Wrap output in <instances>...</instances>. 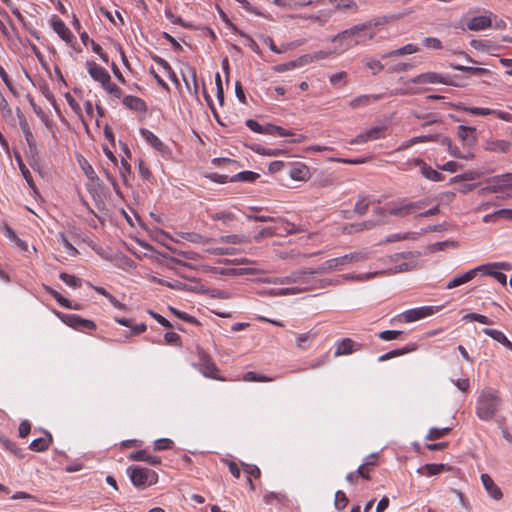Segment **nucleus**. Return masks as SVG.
<instances>
[{
    "mask_svg": "<svg viewBox=\"0 0 512 512\" xmlns=\"http://www.w3.org/2000/svg\"><path fill=\"white\" fill-rule=\"evenodd\" d=\"M399 18L400 15L398 14H389L375 17L364 23L357 24L350 27L349 29L343 30L332 38V42L348 40L352 39L353 37H367L369 40H371L375 36V32L372 31L374 27L386 25L390 22L398 20Z\"/></svg>",
    "mask_w": 512,
    "mask_h": 512,
    "instance_id": "nucleus-1",
    "label": "nucleus"
},
{
    "mask_svg": "<svg viewBox=\"0 0 512 512\" xmlns=\"http://www.w3.org/2000/svg\"><path fill=\"white\" fill-rule=\"evenodd\" d=\"M502 405L498 392L487 388L481 391L476 402V414L483 421L493 419Z\"/></svg>",
    "mask_w": 512,
    "mask_h": 512,
    "instance_id": "nucleus-2",
    "label": "nucleus"
},
{
    "mask_svg": "<svg viewBox=\"0 0 512 512\" xmlns=\"http://www.w3.org/2000/svg\"><path fill=\"white\" fill-rule=\"evenodd\" d=\"M368 259L366 252H353L345 254L343 256L329 259L322 263L318 268L311 269V274H323L325 272L338 269L341 266H345L351 263H357Z\"/></svg>",
    "mask_w": 512,
    "mask_h": 512,
    "instance_id": "nucleus-3",
    "label": "nucleus"
},
{
    "mask_svg": "<svg viewBox=\"0 0 512 512\" xmlns=\"http://www.w3.org/2000/svg\"><path fill=\"white\" fill-rule=\"evenodd\" d=\"M126 471L132 484L138 489H144L158 481V474L146 467L131 465Z\"/></svg>",
    "mask_w": 512,
    "mask_h": 512,
    "instance_id": "nucleus-4",
    "label": "nucleus"
},
{
    "mask_svg": "<svg viewBox=\"0 0 512 512\" xmlns=\"http://www.w3.org/2000/svg\"><path fill=\"white\" fill-rule=\"evenodd\" d=\"M439 309H440V307H435V306H423V307L410 309V310L404 311V312L396 315L395 317H393L391 319V323H396V322L411 323L414 321H418L420 319H423L425 317H428V316L434 314Z\"/></svg>",
    "mask_w": 512,
    "mask_h": 512,
    "instance_id": "nucleus-5",
    "label": "nucleus"
},
{
    "mask_svg": "<svg viewBox=\"0 0 512 512\" xmlns=\"http://www.w3.org/2000/svg\"><path fill=\"white\" fill-rule=\"evenodd\" d=\"M410 81L413 84L440 83V84H444L447 86H454V87L461 86L460 84H458L455 81V79L452 76L446 75V74H439L436 72H426V73L419 74V75L413 77Z\"/></svg>",
    "mask_w": 512,
    "mask_h": 512,
    "instance_id": "nucleus-6",
    "label": "nucleus"
},
{
    "mask_svg": "<svg viewBox=\"0 0 512 512\" xmlns=\"http://www.w3.org/2000/svg\"><path fill=\"white\" fill-rule=\"evenodd\" d=\"M60 320L73 329L80 331L95 330L96 324L92 320L84 319L76 314L57 313Z\"/></svg>",
    "mask_w": 512,
    "mask_h": 512,
    "instance_id": "nucleus-7",
    "label": "nucleus"
},
{
    "mask_svg": "<svg viewBox=\"0 0 512 512\" xmlns=\"http://www.w3.org/2000/svg\"><path fill=\"white\" fill-rule=\"evenodd\" d=\"M490 185L483 187L482 193H498L512 186V173L496 175L489 179Z\"/></svg>",
    "mask_w": 512,
    "mask_h": 512,
    "instance_id": "nucleus-8",
    "label": "nucleus"
},
{
    "mask_svg": "<svg viewBox=\"0 0 512 512\" xmlns=\"http://www.w3.org/2000/svg\"><path fill=\"white\" fill-rule=\"evenodd\" d=\"M199 366L200 371L205 377L223 380L216 375L218 368L215 363L211 360L210 356L203 351L199 352Z\"/></svg>",
    "mask_w": 512,
    "mask_h": 512,
    "instance_id": "nucleus-9",
    "label": "nucleus"
},
{
    "mask_svg": "<svg viewBox=\"0 0 512 512\" xmlns=\"http://www.w3.org/2000/svg\"><path fill=\"white\" fill-rule=\"evenodd\" d=\"M17 117L19 120L20 128H21V130L24 134L25 140L28 144L29 152L32 155H36L37 154V142L33 136V133H32L30 126L27 122V119L24 116V114H22L19 110L17 112Z\"/></svg>",
    "mask_w": 512,
    "mask_h": 512,
    "instance_id": "nucleus-10",
    "label": "nucleus"
},
{
    "mask_svg": "<svg viewBox=\"0 0 512 512\" xmlns=\"http://www.w3.org/2000/svg\"><path fill=\"white\" fill-rule=\"evenodd\" d=\"M458 109H462L470 114L477 115V116H487V115H496L499 119L504 121H510L512 118V115L503 112V111H497L490 108H482V107H464L461 105L457 106Z\"/></svg>",
    "mask_w": 512,
    "mask_h": 512,
    "instance_id": "nucleus-11",
    "label": "nucleus"
},
{
    "mask_svg": "<svg viewBox=\"0 0 512 512\" xmlns=\"http://www.w3.org/2000/svg\"><path fill=\"white\" fill-rule=\"evenodd\" d=\"M489 264L480 265L478 267H475L463 274L455 276L453 279H451L448 284L446 285L447 289H453L455 287H458L462 284H465L469 281H471L478 272L484 270L485 268H488Z\"/></svg>",
    "mask_w": 512,
    "mask_h": 512,
    "instance_id": "nucleus-12",
    "label": "nucleus"
},
{
    "mask_svg": "<svg viewBox=\"0 0 512 512\" xmlns=\"http://www.w3.org/2000/svg\"><path fill=\"white\" fill-rule=\"evenodd\" d=\"M86 66L88 69L89 75L97 82L101 83V85H104L105 83L110 80L111 76L108 73V71L95 63L94 61H87Z\"/></svg>",
    "mask_w": 512,
    "mask_h": 512,
    "instance_id": "nucleus-13",
    "label": "nucleus"
},
{
    "mask_svg": "<svg viewBox=\"0 0 512 512\" xmlns=\"http://www.w3.org/2000/svg\"><path fill=\"white\" fill-rule=\"evenodd\" d=\"M289 176L293 180L305 181L310 178V170L307 165L302 162H288Z\"/></svg>",
    "mask_w": 512,
    "mask_h": 512,
    "instance_id": "nucleus-14",
    "label": "nucleus"
},
{
    "mask_svg": "<svg viewBox=\"0 0 512 512\" xmlns=\"http://www.w3.org/2000/svg\"><path fill=\"white\" fill-rule=\"evenodd\" d=\"M381 224H384V222L378 220H366L361 223L347 224L343 226L342 231L345 234L359 233L364 230H371Z\"/></svg>",
    "mask_w": 512,
    "mask_h": 512,
    "instance_id": "nucleus-15",
    "label": "nucleus"
},
{
    "mask_svg": "<svg viewBox=\"0 0 512 512\" xmlns=\"http://www.w3.org/2000/svg\"><path fill=\"white\" fill-rule=\"evenodd\" d=\"M362 347V344L356 343L350 338H344L337 344L335 356L349 355L362 350Z\"/></svg>",
    "mask_w": 512,
    "mask_h": 512,
    "instance_id": "nucleus-16",
    "label": "nucleus"
},
{
    "mask_svg": "<svg viewBox=\"0 0 512 512\" xmlns=\"http://www.w3.org/2000/svg\"><path fill=\"white\" fill-rule=\"evenodd\" d=\"M481 482L491 498L494 500H501L503 493L498 485L495 484L491 476L487 473L481 474Z\"/></svg>",
    "mask_w": 512,
    "mask_h": 512,
    "instance_id": "nucleus-17",
    "label": "nucleus"
},
{
    "mask_svg": "<svg viewBox=\"0 0 512 512\" xmlns=\"http://www.w3.org/2000/svg\"><path fill=\"white\" fill-rule=\"evenodd\" d=\"M466 28L471 31H480L492 26V20L489 16H475L467 19Z\"/></svg>",
    "mask_w": 512,
    "mask_h": 512,
    "instance_id": "nucleus-18",
    "label": "nucleus"
},
{
    "mask_svg": "<svg viewBox=\"0 0 512 512\" xmlns=\"http://www.w3.org/2000/svg\"><path fill=\"white\" fill-rule=\"evenodd\" d=\"M51 25H52L53 30L66 43H71L74 40V38H75L74 35L71 33L69 28L65 25V23L61 19L57 18V16L53 17Z\"/></svg>",
    "mask_w": 512,
    "mask_h": 512,
    "instance_id": "nucleus-19",
    "label": "nucleus"
},
{
    "mask_svg": "<svg viewBox=\"0 0 512 512\" xmlns=\"http://www.w3.org/2000/svg\"><path fill=\"white\" fill-rule=\"evenodd\" d=\"M128 459L131 461H144L151 466L161 464V458L159 456L149 455L145 449L130 453Z\"/></svg>",
    "mask_w": 512,
    "mask_h": 512,
    "instance_id": "nucleus-20",
    "label": "nucleus"
},
{
    "mask_svg": "<svg viewBox=\"0 0 512 512\" xmlns=\"http://www.w3.org/2000/svg\"><path fill=\"white\" fill-rule=\"evenodd\" d=\"M410 201L405 199L395 202L388 209V214L396 217H406L407 215L412 213V208L410 207Z\"/></svg>",
    "mask_w": 512,
    "mask_h": 512,
    "instance_id": "nucleus-21",
    "label": "nucleus"
},
{
    "mask_svg": "<svg viewBox=\"0 0 512 512\" xmlns=\"http://www.w3.org/2000/svg\"><path fill=\"white\" fill-rule=\"evenodd\" d=\"M457 135L465 146H472L476 141V128L460 125Z\"/></svg>",
    "mask_w": 512,
    "mask_h": 512,
    "instance_id": "nucleus-22",
    "label": "nucleus"
},
{
    "mask_svg": "<svg viewBox=\"0 0 512 512\" xmlns=\"http://www.w3.org/2000/svg\"><path fill=\"white\" fill-rule=\"evenodd\" d=\"M140 133L143 138L157 151L161 153H166L168 151V147L150 130L142 128Z\"/></svg>",
    "mask_w": 512,
    "mask_h": 512,
    "instance_id": "nucleus-23",
    "label": "nucleus"
},
{
    "mask_svg": "<svg viewBox=\"0 0 512 512\" xmlns=\"http://www.w3.org/2000/svg\"><path fill=\"white\" fill-rule=\"evenodd\" d=\"M377 458L378 454L372 453L364 459L363 464H361L357 469V473L360 475L361 478L365 480L370 479L369 473L370 470L376 465Z\"/></svg>",
    "mask_w": 512,
    "mask_h": 512,
    "instance_id": "nucleus-24",
    "label": "nucleus"
},
{
    "mask_svg": "<svg viewBox=\"0 0 512 512\" xmlns=\"http://www.w3.org/2000/svg\"><path fill=\"white\" fill-rule=\"evenodd\" d=\"M123 104L131 110L137 112H145L147 110L146 103L144 100L137 96L127 95L123 98Z\"/></svg>",
    "mask_w": 512,
    "mask_h": 512,
    "instance_id": "nucleus-25",
    "label": "nucleus"
},
{
    "mask_svg": "<svg viewBox=\"0 0 512 512\" xmlns=\"http://www.w3.org/2000/svg\"><path fill=\"white\" fill-rule=\"evenodd\" d=\"M482 332L512 351V343L503 332L491 328H484Z\"/></svg>",
    "mask_w": 512,
    "mask_h": 512,
    "instance_id": "nucleus-26",
    "label": "nucleus"
},
{
    "mask_svg": "<svg viewBox=\"0 0 512 512\" xmlns=\"http://www.w3.org/2000/svg\"><path fill=\"white\" fill-rule=\"evenodd\" d=\"M52 441H53L52 435L50 433H46L45 437H39V438L34 439L30 443L29 449L36 451V452L46 451L49 448Z\"/></svg>",
    "mask_w": 512,
    "mask_h": 512,
    "instance_id": "nucleus-27",
    "label": "nucleus"
},
{
    "mask_svg": "<svg viewBox=\"0 0 512 512\" xmlns=\"http://www.w3.org/2000/svg\"><path fill=\"white\" fill-rule=\"evenodd\" d=\"M449 66L454 70L466 72L469 75H474V76H484V75L491 74V71L486 68L464 66V65L454 64V63H450Z\"/></svg>",
    "mask_w": 512,
    "mask_h": 512,
    "instance_id": "nucleus-28",
    "label": "nucleus"
},
{
    "mask_svg": "<svg viewBox=\"0 0 512 512\" xmlns=\"http://www.w3.org/2000/svg\"><path fill=\"white\" fill-rule=\"evenodd\" d=\"M312 268L309 269H303L299 271H294L290 273L288 276L283 277L285 284L290 283H303L307 284L306 276L312 275L309 271H311Z\"/></svg>",
    "mask_w": 512,
    "mask_h": 512,
    "instance_id": "nucleus-29",
    "label": "nucleus"
},
{
    "mask_svg": "<svg viewBox=\"0 0 512 512\" xmlns=\"http://www.w3.org/2000/svg\"><path fill=\"white\" fill-rule=\"evenodd\" d=\"M419 51H420V48L417 45L409 43L401 48H398V49H395L388 53L383 54L382 59L406 55V54H413V53H417Z\"/></svg>",
    "mask_w": 512,
    "mask_h": 512,
    "instance_id": "nucleus-30",
    "label": "nucleus"
},
{
    "mask_svg": "<svg viewBox=\"0 0 512 512\" xmlns=\"http://www.w3.org/2000/svg\"><path fill=\"white\" fill-rule=\"evenodd\" d=\"M1 445L12 454H14L18 458L24 457V451L20 447L16 445L13 441L9 440L6 437H0Z\"/></svg>",
    "mask_w": 512,
    "mask_h": 512,
    "instance_id": "nucleus-31",
    "label": "nucleus"
},
{
    "mask_svg": "<svg viewBox=\"0 0 512 512\" xmlns=\"http://www.w3.org/2000/svg\"><path fill=\"white\" fill-rule=\"evenodd\" d=\"M439 141H440V143H441L442 145L447 146L449 153H450L453 157L461 158V159H462V158H463V159H468L469 157H471V155H470V154H469V155H462V154H461V152H460V150H459V148H458L457 146L452 145V142H451L450 138L445 137V136H442V137H440V140H439Z\"/></svg>",
    "mask_w": 512,
    "mask_h": 512,
    "instance_id": "nucleus-32",
    "label": "nucleus"
},
{
    "mask_svg": "<svg viewBox=\"0 0 512 512\" xmlns=\"http://www.w3.org/2000/svg\"><path fill=\"white\" fill-rule=\"evenodd\" d=\"M274 134H277L280 137L292 136L293 138L289 140L290 143H302L306 139L304 135H295L291 131L276 125L274 127Z\"/></svg>",
    "mask_w": 512,
    "mask_h": 512,
    "instance_id": "nucleus-33",
    "label": "nucleus"
},
{
    "mask_svg": "<svg viewBox=\"0 0 512 512\" xmlns=\"http://www.w3.org/2000/svg\"><path fill=\"white\" fill-rule=\"evenodd\" d=\"M259 178V174L252 172V171H242L235 175H233L230 178V182H237V181H243V182H254L256 179Z\"/></svg>",
    "mask_w": 512,
    "mask_h": 512,
    "instance_id": "nucleus-34",
    "label": "nucleus"
},
{
    "mask_svg": "<svg viewBox=\"0 0 512 512\" xmlns=\"http://www.w3.org/2000/svg\"><path fill=\"white\" fill-rule=\"evenodd\" d=\"M93 289L100 295H103L104 297H106L109 302L115 307V308H118V309H125L126 306L125 304L121 303L120 301H118L112 294H110L105 288L103 287H100V286H93Z\"/></svg>",
    "mask_w": 512,
    "mask_h": 512,
    "instance_id": "nucleus-35",
    "label": "nucleus"
},
{
    "mask_svg": "<svg viewBox=\"0 0 512 512\" xmlns=\"http://www.w3.org/2000/svg\"><path fill=\"white\" fill-rule=\"evenodd\" d=\"M307 288H298V287H290V288H279V289H270L268 291L269 295L272 296H286V295H294L306 291Z\"/></svg>",
    "mask_w": 512,
    "mask_h": 512,
    "instance_id": "nucleus-36",
    "label": "nucleus"
},
{
    "mask_svg": "<svg viewBox=\"0 0 512 512\" xmlns=\"http://www.w3.org/2000/svg\"><path fill=\"white\" fill-rule=\"evenodd\" d=\"M421 174L428 180L436 182L442 181L444 179L443 174L433 169L432 167L428 166L427 164L422 166Z\"/></svg>",
    "mask_w": 512,
    "mask_h": 512,
    "instance_id": "nucleus-37",
    "label": "nucleus"
},
{
    "mask_svg": "<svg viewBox=\"0 0 512 512\" xmlns=\"http://www.w3.org/2000/svg\"><path fill=\"white\" fill-rule=\"evenodd\" d=\"M445 469L444 464H426L420 469H418V472L421 474H426L427 476H433L436 474H439Z\"/></svg>",
    "mask_w": 512,
    "mask_h": 512,
    "instance_id": "nucleus-38",
    "label": "nucleus"
},
{
    "mask_svg": "<svg viewBox=\"0 0 512 512\" xmlns=\"http://www.w3.org/2000/svg\"><path fill=\"white\" fill-rule=\"evenodd\" d=\"M178 235L182 239L196 244H205L207 242L204 236L195 232H180Z\"/></svg>",
    "mask_w": 512,
    "mask_h": 512,
    "instance_id": "nucleus-39",
    "label": "nucleus"
},
{
    "mask_svg": "<svg viewBox=\"0 0 512 512\" xmlns=\"http://www.w3.org/2000/svg\"><path fill=\"white\" fill-rule=\"evenodd\" d=\"M481 176V173L477 171H467L463 174L456 175L450 179L451 183H456L460 181H473L476 179H479Z\"/></svg>",
    "mask_w": 512,
    "mask_h": 512,
    "instance_id": "nucleus-40",
    "label": "nucleus"
},
{
    "mask_svg": "<svg viewBox=\"0 0 512 512\" xmlns=\"http://www.w3.org/2000/svg\"><path fill=\"white\" fill-rule=\"evenodd\" d=\"M165 16L173 24H178L186 29L193 28L191 23L185 22L180 16L175 15L170 9L165 10Z\"/></svg>",
    "mask_w": 512,
    "mask_h": 512,
    "instance_id": "nucleus-41",
    "label": "nucleus"
},
{
    "mask_svg": "<svg viewBox=\"0 0 512 512\" xmlns=\"http://www.w3.org/2000/svg\"><path fill=\"white\" fill-rule=\"evenodd\" d=\"M414 348H409V347H404V348H401V349H394V350H391L383 355H381L379 358H378V361L380 362H383V361H387L391 358H394V357H398V356H401V355H404L406 353H409L413 350Z\"/></svg>",
    "mask_w": 512,
    "mask_h": 512,
    "instance_id": "nucleus-42",
    "label": "nucleus"
},
{
    "mask_svg": "<svg viewBox=\"0 0 512 512\" xmlns=\"http://www.w3.org/2000/svg\"><path fill=\"white\" fill-rule=\"evenodd\" d=\"M168 309L170 310L171 313H173L177 318L185 321V322H188V323H191V324H194V325H199V321L194 317V316H191L189 314H187L186 312H183V311H180L172 306H169Z\"/></svg>",
    "mask_w": 512,
    "mask_h": 512,
    "instance_id": "nucleus-43",
    "label": "nucleus"
},
{
    "mask_svg": "<svg viewBox=\"0 0 512 512\" xmlns=\"http://www.w3.org/2000/svg\"><path fill=\"white\" fill-rule=\"evenodd\" d=\"M370 201L368 197L362 196L358 199V201L355 204L354 212L357 213L359 216H363L367 213L369 209Z\"/></svg>",
    "mask_w": 512,
    "mask_h": 512,
    "instance_id": "nucleus-44",
    "label": "nucleus"
},
{
    "mask_svg": "<svg viewBox=\"0 0 512 512\" xmlns=\"http://www.w3.org/2000/svg\"><path fill=\"white\" fill-rule=\"evenodd\" d=\"M15 158L19 165V169H20L23 177L25 178V180L27 181V183L29 184L30 187H34L32 175H31L30 171L28 170V168L23 163L21 156L18 153H16Z\"/></svg>",
    "mask_w": 512,
    "mask_h": 512,
    "instance_id": "nucleus-45",
    "label": "nucleus"
},
{
    "mask_svg": "<svg viewBox=\"0 0 512 512\" xmlns=\"http://www.w3.org/2000/svg\"><path fill=\"white\" fill-rule=\"evenodd\" d=\"M45 291L51 295L56 301L57 303L62 306V307H70V300H68L67 298L63 297L59 292H57L56 290H54L53 288L49 287V286H45Z\"/></svg>",
    "mask_w": 512,
    "mask_h": 512,
    "instance_id": "nucleus-46",
    "label": "nucleus"
},
{
    "mask_svg": "<svg viewBox=\"0 0 512 512\" xmlns=\"http://www.w3.org/2000/svg\"><path fill=\"white\" fill-rule=\"evenodd\" d=\"M252 150L256 152L259 155L263 156H278L283 153V150L281 149H271V148H265L259 144L254 145L252 147Z\"/></svg>",
    "mask_w": 512,
    "mask_h": 512,
    "instance_id": "nucleus-47",
    "label": "nucleus"
},
{
    "mask_svg": "<svg viewBox=\"0 0 512 512\" xmlns=\"http://www.w3.org/2000/svg\"><path fill=\"white\" fill-rule=\"evenodd\" d=\"M152 280L154 282L160 284V285L169 287L171 289H175V290H185V289H187V284L182 283L180 281L169 282V281H166L164 279L157 278V277H153Z\"/></svg>",
    "mask_w": 512,
    "mask_h": 512,
    "instance_id": "nucleus-48",
    "label": "nucleus"
},
{
    "mask_svg": "<svg viewBox=\"0 0 512 512\" xmlns=\"http://www.w3.org/2000/svg\"><path fill=\"white\" fill-rule=\"evenodd\" d=\"M317 336L316 332L309 331L307 333L300 334L296 339V344L299 348L305 349L306 343L312 342Z\"/></svg>",
    "mask_w": 512,
    "mask_h": 512,
    "instance_id": "nucleus-49",
    "label": "nucleus"
},
{
    "mask_svg": "<svg viewBox=\"0 0 512 512\" xmlns=\"http://www.w3.org/2000/svg\"><path fill=\"white\" fill-rule=\"evenodd\" d=\"M451 431L450 427L445 428H431L426 436V439L428 440H435L444 437L445 435L449 434Z\"/></svg>",
    "mask_w": 512,
    "mask_h": 512,
    "instance_id": "nucleus-50",
    "label": "nucleus"
},
{
    "mask_svg": "<svg viewBox=\"0 0 512 512\" xmlns=\"http://www.w3.org/2000/svg\"><path fill=\"white\" fill-rule=\"evenodd\" d=\"M59 278L68 286L73 288H79L81 286V279L77 278L74 275L68 274L66 272H61Z\"/></svg>",
    "mask_w": 512,
    "mask_h": 512,
    "instance_id": "nucleus-51",
    "label": "nucleus"
},
{
    "mask_svg": "<svg viewBox=\"0 0 512 512\" xmlns=\"http://www.w3.org/2000/svg\"><path fill=\"white\" fill-rule=\"evenodd\" d=\"M212 272L214 274H220V275H225V276H236V275H242L243 269L213 267Z\"/></svg>",
    "mask_w": 512,
    "mask_h": 512,
    "instance_id": "nucleus-52",
    "label": "nucleus"
},
{
    "mask_svg": "<svg viewBox=\"0 0 512 512\" xmlns=\"http://www.w3.org/2000/svg\"><path fill=\"white\" fill-rule=\"evenodd\" d=\"M348 503H349V499L346 496V494L343 491L338 490L335 493V502H334L335 508L337 510H343L348 505Z\"/></svg>",
    "mask_w": 512,
    "mask_h": 512,
    "instance_id": "nucleus-53",
    "label": "nucleus"
},
{
    "mask_svg": "<svg viewBox=\"0 0 512 512\" xmlns=\"http://www.w3.org/2000/svg\"><path fill=\"white\" fill-rule=\"evenodd\" d=\"M385 127L384 126H375L366 131L367 137L369 141L378 140L385 136Z\"/></svg>",
    "mask_w": 512,
    "mask_h": 512,
    "instance_id": "nucleus-54",
    "label": "nucleus"
},
{
    "mask_svg": "<svg viewBox=\"0 0 512 512\" xmlns=\"http://www.w3.org/2000/svg\"><path fill=\"white\" fill-rule=\"evenodd\" d=\"M511 147V144L505 140H496L490 143L489 149L495 152H507Z\"/></svg>",
    "mask_w": 512,
    "mask_h": 512,
    "instance_id": "nucleus-55",
    "label": "nucleus"
},
{
    "mask_svg": "<svg viewBox=\"0 0 512 512\" xmlns=\"http://www.w3.org/2000/svg\"><path fill=\"white\" fill-rule=\"evenodd\" d=\"M274 235H282L281 232H277V230L275 228H272V227H265L263 229H261L257 235L254 236V240L259 242L260 240H262L263 238H266V237H272Z\"/></svg>",
    "mask_w": 512,
    "mask_h": 512,
    "instance_id": "nucleus-56",
    "label": "nucleus"
},
{
    "mask_svg": "<svg viewBox=\"0 0 512 512\" xmlns=\"http://www.w3.org/2000/svg\"><path fill=\"white\" fill-rule=\"evenodd\" d=\"M463 320H465V321H477V322H479L481 324H486V325L491 324V321H490V319L487 316L482 315V314H478V313H468L465 316H463Z\"/></svg>",
    "mask_w": 512,
    "mask_h": 512,
    "instance_id": "nucleus-57",
    "label": "nucleus"
},
{
    "mask_svg": "<svg viewBox=\"0 0 512 512\" xmlns=\"http://www.w3.org/2000/svg\"><path fill=\"white\" fill-rule=\"evenodd\" d=\"M402 335H403V332L399 331V330H385V331L378 333V337L384 341L395 340V339H398Z\"/></svg>",
    "mask_w": 512,
    "mask_h": 512,
    "instance_id": "nucleus-58",
    "label": "nucleus"
},
{
    "mask_svg": "<svg viewBox=\"0 0 512 512\" xmlns=\"http://www.w3.org/2000/svg\"><path fill=\"white\" fill-rule=\"evenodd\" d=\"M371 97L368 95H361L354 99H352L349 103L350 107L353 109H357L359 107H364L370 103Z\"/></svg>",
    "mask_w": 512,
    "mask_h": 512,
    "instance_id": "nucleus-59",
    "label": "nucleus"
},
{
    "mask_svg": "<svg viewBox=\"0 0 512 512\" xmlns=\"http://www.w3.org/2000/svg\"><path fill=\"white\" fill-rule=\"evenodd\" d=\"M388 68L387 71L389 73H397V72H403L410 70L413 66L410 63H395V64H387Z\"/></svg>",
    "mask_w": 512,
    "mask_h": 512,
    "instance_id": "nucleus-60",
    "label": "nucleus"
},
{
    "mask_svg": "<svg viewBox=\"0 0 512 512\" xmlns=\"http://www.w3.org/2000/svg\"><path fill=\"white\" fill-rule=\"evenodd\" d=\"M211 218L213 220H220L224 224H227L228 222L233 221L235 219V215L228 211H220L211 215Z\"/></svg>",
    "mask_w": 512,
    "mask_h": 512,
    "instance_id": "nucleus-61",
    "label": "nucleus"
},
{
    "mask_svg": "<svg viewBox=\"0 0 512 512\" xmlns=\"http://www.w3.org/2000/svg\"><path fill=\"white\" fill-rule=\"evenodd\" d=\"M423 45L428 49L440 50L443 48L442 42L435 37H426L423 40Z\"/></svg>",
    "mask_w": 512,
    "mask_h": 512,
    "instance_id": "nucleus-62",
    "label": "nucleus"
},
{
    "mask_svg": "<svg viewBox=\"0 0 512 512\" xmlns=\"http://www.w3.org/2000/svg\"><path fill=\"white\" fill-rule=\"evenodd\" d=\"M102 87L112 96L116 98H120L122 96V89L118 87L116 84L111 82V79L108 80L107 83L102 85Z\"/></svg>",
    "mask_w": 512,
    "mask_h": 512,
    "instance_id": "nucleus-63",
    "label": "nucleus"
},
{
    "mask_svg": "<svg viewBox=\"0 0 512 512\" xmlns=\"http://www.w3.org/2000/svg\"><path fill=\"white\" fill-rule=\"evenodd\" d=\"M173 441L168 438H161L154 442V450L161 451V450H168L173 447Z\"/></svg>",
    "mask_w": 512,
    "mask_h": 512,
    "instance_id": "nucleus-64",
    "label": "nucleus"
}]
</instances>
